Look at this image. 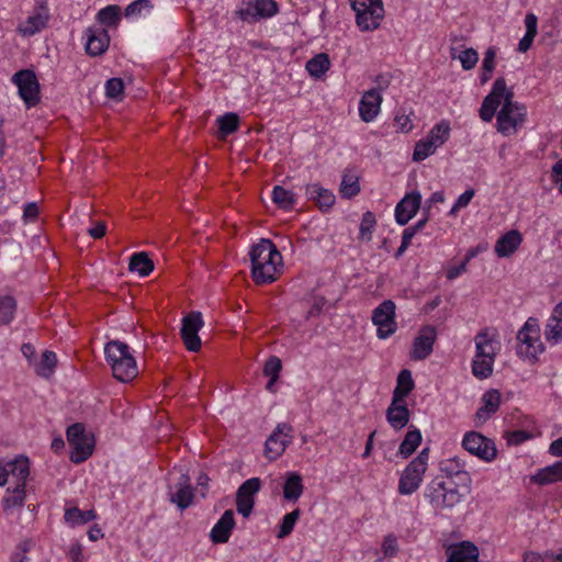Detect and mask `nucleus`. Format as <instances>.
Listing matches in <instances>:
<instances>
[{
	"mask_svg": "<svg viewBox=\"0 0 562 562\" xmlns=\"http://www.w3.org/2000/svg\"><path fill=\"white\" fill-rule=\"evenodd\" d=\"M251 274L257 284L273 282L281 272L282 255L269 239L260 241L250 250Z\"/></svg>",
	"mask_w": 562,
	"mask_h": 562,
	"instance_id": "1",
	"label": "nucleus"
},
{
	"mask_svg": "<svg viewBox=\"0 0 562 562\" xmlns=\"http://www.w3.org/2000/svg\"><path fill=\"white\" fill-rule=\"evenodd\" d=\"M106 362L113 376L123 383L133 381L138 375V367L131 348L120 340H111L104 347Z\"/></svg>",
	"mask_w": 562,
	"mask_h": 562,
	"instance_id": "2",
	"label": "nucleus"
},
{
	"mask_svg": "<svg viewBox=\"0 0 562 562\" xmlns=\"http://www.w3.org/2000/svg\"><path fill=\"white\" fill-rule=\"evenodd\" d=\"M513 99L514 92L508 91L496 117V128L504 136L515 134L525 124L527 119L526 106Z\"/></svg>",
	"mask_w": 562,
	"mask_h": 562,
	"instance_id": "3",
	"label": "nucleus"
},
{
	"mask_svg": "<svg viewBox=\"0 0 562 562\" xmlns=\"http://www.w3.org/2000/svg\"><path fill=\"white\" fill-rule=\"evenodd\" d=\"M463 496L452 481L435 479L425 490V497L435 509L452 508L462 502Z\"/></svg>",
	"mask_w": 562,
	"mask_h": 562,
	"instance_id": "4",
	"label": "nucleus"
},
{
	"mask_svg": "<svg viewBox=\"0 0 562 562\" xmlns=\"http://www.w3.org/2000/svg\"><path fill=\"white\" fill-rule=\"evenodd\" d=\"M429 453V448H424L404 469L397 488L401 495H411L419 488L427 470Z\"/></svg>",
	"mask_w": 562,
	"mask_h": 562,
	"instance_id": "5",
	"label": "nucleus"
},
{
	"mask_svg": "<svg viewBox=\"0 0 562 562\" xmlns=\"http://www.w3.org/2000/svg\"><path fill=\"white\" fill-rule=\"evenodd\" d=\"M516 338L518 341L517 353L520 357L536 360L544 350L537 318L529 317L517 333Z\"/></svg>",
	"mask_w": 562,
	"mask_h": 562,
	"instance_id": "6",
	"label": "nucleus"
},
{
	"mask_svg": "<svg viewBox=\"0 0 562 562\" xmlns=\"http://www.w3.org/2000/svg\"><path fill=\"white\" fill-rule=\"evenodd\" d=\"M67 440L72 452L70 459L74 463L86 461L93 452V438L86 432L83 424L76 423L67 428Z\"/></svg>",
	"mask_w": 562,
	"mask_h": 562,
	"instance_id": "7",
	"label": "nucleus"
},
{
	"mask_svg": "<svg viewBox=\"0 0 562 562\" xmlns=\"http://www.w3.org/2000/svg\"><path fill=\"white\" fill-rule=\"evenodd\" d=\"M395 310L392 300L383 301L373 310L372 323L376 326V336L380 339H386L396 331Z\"/></svg>",
	"mask_w": 562,
	"mask_h": 562,
	"instance_id": "8",
	"label": "nucleus"
},
{
	"mask_svg": "<svg viewBox=\"0 0 562 562\" xmlns=\"http://www.w3.org/2000/svg\"><path fill=\"white\" fill-rule=\"evenodd\" d=\"M279 11L278 3L274 0H249L243 2L236 15L243 22L254 23L261 19H269Z\"/></svg>",
	"mask_w": 562,
	"mask_h": 562,
	"instance_id": "9",
	"label": "nucleus"
},
{
	"mask_svg": "<svg viewBox=\"0 0 562 562\" xmlns=\"http://www.w3.org/2000/svg\"><path fill=\"white\" fill-rule=\"evenodd\" d=\"M462 447L479 459L491 462L497 456L495 442L477 431H468L463 436Z\"/></svg>",
	"mask_w": 562,
	"mask_h": 562,
	"instance_id": "10",
	"label": "nucleus"
},
{
	"mask_svg": "<svg viewBox=\"0 0 562 562\" xmlns=\"http://www.w3.org/2000/svg\"><path fill=\"white\" fill-rule=\"evenodd\" d=\"M293 440V427L288 423H280L268 437L265 443V454L269 460L278 459Z\"/></svg>",
	"mask_w": 562,
	"mask_h": 562,
	"instance_id": "11",
	"label": "nucleus"
},
{
	"mask_svg": "<svg viewBox=\"0 0 562 562\" xmlns=\"http://www.w3.org/2000/svg\"><path fill=\"white\" fill-rule=\"evenodd\" d=\"M12 81L19 89V94L27 108L34 106L40 101V83L36 75L31 69H23L13 75Z\"/></svg>",
	"mask_w": 562,
	"mask_h": 562,
	"instance_id": "12",
	"label": "nucleus"
},
{
	"mask_svg": "<svg viewBox=\"0 0 562 562\" xmlns=\"http://www.w3.org/2000/svg\"><path fill=\"white\" fill-rule=\"evenodd\" d=\"M203 326V319L200 312H191L182 319L180 335L186 348L191 352H198L201 348L199 330Z\"/></svg>",
	"mask_w": 562,
	"mask_h": 562,
	"instance_id": "13",
	"label": "nucleus"
},
{
	"mask_svg": "<svg viewBox=\"0 0 562 562\" xmlns=\"http://www.w3.org/2000/svg\"><path fill=\"white\" fill-rule=\"evenodd\" d=\"M509 90L506 87V81L503 77L497 78L492 91L484 98L480 108V117L484 122H491L496 113V110L505 101V97Z\"/></svg>",
	"mask_w": 562,
	"mask_h": 562,
	"instance_id": "14",
	"label": "nucleus"
},
{
	"mask_svg": "<svg viewBox=\"0 0 562 562\" xmlns=\"http://www.w3.org/2000/svg\"><path fill=\"white\" fill-rule=\"evenodd\" d=\"M261 481L259 477H251L246 480L237 490L236 493V509L245 518L249 517L254 505L255 494L259 492Z\"/></svg>",
	"mask_w": 562,
	"mask_h": 562,
	"instance_id": "15",
	"label": "nucleus"
},
{
	"mask_svg": "<svg viewBox=\"0 0 562 562\" xmlns=\"http://www.w3.org/2000/svg\"><path fill=\"white\" fill-rule=\"evenodd\" d=\"M194 488L188 474H181L178 482L169 487V501L176 504L180 510H184L193 504Z\"/></svg>",
	"mask_w": 562,
	"mask_h": 562,
	"instance_id": "16",
	"label": "nucleus"
},
{
	"mask_svg": "<svg viewBox=\"0 0 562 562\" xmlns=\"http://www.w3.org/2000/svg\"><path fill=\"white\" fill-rule=\"evenodd\" d=\"M474 342L476 356L495 360L501 348L495 329L483 328L475 335Z\"/></svg>",
	"mask_w": 562,
	"mask_h": 562,
	"instance_id": "17",
	"label": "nucleus"
},
{
	"mask_svg": "<svg viewBox=\"0 0 562 562\" xmlns=\"http://www.w3.org/2000/svg\"><path fill=\"white\" fill-rule=\"evenodd\" d=\"M356 12V23L362 32L376 30L384 18L383 5H363L359 9H352Z\"/></svg>",
	"mask_w": 562,
	"mask_h": 562,
	"instance_id": "18",
	"label": "nucleus"
},
{
	"mask_svg": "<svg viewBox=\"0 0 562 562\" xmlns=\"http://www.w3.org/2000/svg\"><path fill=\"white\" fill-rule=\"evenodd\" d=\"M436 337H437V333L434 327H431V326L424 327L419 331V335L413 341L411 359L415 360V361L426 359L432 352Z\"/></svg>",
	"mask_w": 562,
	"mask_h": 562,
	"instance_id": "19",
	"label": "nucleus"
},
{
	"mask_svg": "<svg viewBox=\"0 0 562 562\" xmlns=\"http://www.w3.org/2000/svg\"><path fill=\"white\" fill-rule=\"evenodd\" d=\"M422 195L418 191L406 193L395 207V220L400 225H406L420 207Z\"/></svg>",
	"mask_w": 562,
	"mask_h": 562,
	"instance_id": "20",
	"label": "nucleus"
},
{
	"mask_svg": "<svg viewBox=\"0 0 562 562\" xmlns=\"http://www.w3.org/2000/svg\"><path fill=\"white\" fill-rule=\"evenodd\" d=\"M382 95L376 89L366 91L359 103V115L362 121L372 122L379 114Z\"/></svg>",
	"mask_w": 562,
	"mask_h": 562,
	"instance_id": "21",
	"label": "nucleus"
},
{
	"mask_svg": "<svg viewBox=\"0 0 562 562\" xmlns=\"http://www.w3.org/2000/svg\"><path fill=\"white\" fill-rule=\"evenodd\" d=\"M48 13L44 8L35 10L24 22H21L16 29L23 37H31L46 27Z\"/></svg>",
	"mask_w": 562,
	"mask_h": 562,
	"instance_id": "22",
	"label": "nucleus"
},
{
	"mask_svg": "<svg viewBox=\"0 0 562 562\" xmlns=\"http://www.w3.org/2000/svg\"><path fill=\"white\" fill-rule=\"evenodd\" d=\"M235 527L234 512L227 509L214 525L210 532V539L213 543H226Z\"/></svg>",
	"mask_w": 562,
	"mask_h": 562,
	"instance_id": "23",
	"label": "nucleus"
},
{
	"mask_svg": "<svg viewBox=\"0 0 562 562\" xmlns=\"http://www.w3.org/2000/svg\"><path fill=\"white\" fill-rule=\"evenodd\" d=\"M501 405V393L497 390H488L482 397V406L475 413V426L483 425L491 415L495 414Z\"/></svg>",
	"mask_w": 562,
	"mask_h": 562,
	"instance_id": "24",
	"label": "nucleus"
},
{
	"mask_svg": "<svg viewBox=\"0 0 562 562\" xmlns=\"http://www.w3.org/2000/svg\"><path fill=\"white\" fill-rule=\"evenodd\" d=\"M87 44L86 52L90 56L102 55L110 43V37L104 29H88L87 30Z\"/></svg>",
	"mask_w": 562,
	"mask_h": 562,
	"instance_id": "25",
	"label": "nucleus"
},
{
	"mask_svg": "<svg viewBox=\"0 0 562 562\" xmlns=\"http://www.w3.org/2000/svg\"><path fill=\"white\" fill-rule=\"evenodd\" d=\"M447 562H477L479 550L470 541H462L447 550Z\"/></svg>",
	"mask_w": 562,
	"mask_h": 562,
	"instance_id": "26",
	"label": "nucleus"
},
{
	"mask_svg": "<svg viewBox=\"0 0 562 562\" xmlns=\"http://www.w3.org/2000/svg\"><path fill=\"white\" fill-rule=\"evenodd\" d=\"M305 192L307 198L323 212L331 209L336 200L334 193L330 190L323 188L319 183L307 184Z\"/></svg>",
	"mask_w": 562,
	"mask_h": 562,
	"instance_id": "27",
	"label": "nucleus"
},
{
	"mask_svg": "<svg viewBox=\"0 0 562 562\" xmlns=\"http://www.w3.org/2000/svg\"><path fill=\"white\" fill-rule=\"evenodd\" d=\"M411 413L405 402H394L392 400L386 409V420L390 426L400 430L404 428L409 422Z\"/></svg>",
	"mask_w": 562,
	"mask_h": 562,
	"instance_id": "28",
	"label": "nucleus"
},
{
	"mask_svg": "<svg viewBox=\"0 0 562 562\" xmlns=\"http://www.w3.org/2000/svg\"><path fill=\"white\" fill-rule=\"evenodd\" d=\"M521 241L522 237L518 231H509L496 241L495 252L499 258L509 257L519 248Z\"/></svg>",
	"mask_w": 562,
	"mask_h": 562,
	"instance_id": "29",
	"label": "nucleus"
},
{
	"mask_svg": "<svg viewBox=\"0 0 562 562\" xmlns=\"http://www.w3.org/2000/svg\"><path fill=\"white\" fill-rule=\"evenodd\" d=\"M530 481L538 485H548L562 482V461H558L551 465L539 469Z\"/></svg>",
	"mask_w": 562,
	"mask_h": 562,
	"instance_id": "30",
	"label": "nucleus"
},
{
	"mask_svg": "<svg viewBox=\"0 0 562 562\" xmlns=\"http://www.w3.org/2000/svg\"><path fill=\"white\" fill-rule=\"evenodd\" d=\"M544 336L548 341L554 344L562 340V301L553 308L546 325Z\"/></svg>",
	"mask_w": 562,
	"mask_h": 562,
	"instance_id": "31",
	"label": "nucleus"
},
{
	"mask_svg": "<svg viewBox=\"0 0 562 562\" xmlns=\"http://www.w3.org/2000/svg\"><path fill=\"white\" fill-rule=\"evenodd\" d=\"M7 471H9V476L14 479L16 486H20V484L25 486L26 480L30 475L29 459L21 456L10 462H7Z\"/></svg>",
	"mask_w": 562,
	"mask_h": 562,
	"instance_id": "32",
	"label": "nucleus"
},
{
	"mask_svg": "<svg viewBox=\"0 0 562 562\" xmlns=\"http://www.w3.org/2000/svg\"><path fill=\"white\" fill-rule=\"evenodd\" d=\"M440 469L448 477L457 476L462 482H470L469 473L465 471V462L460 457L441 461Z\"/></svg>",
	"mask_w": 562,
	"mask_h": 562,
	"instance_id": "33",
	"label": "nucleus"
},
{
	"mask_svg": "<svg viewBox=\"0 0 562 562\" xmlns=\"http://www.w3.org/2000/svg\"><path fill=\"white\" fill-rule=\"evenodd\" d=\"M303 480L297 472H288L283 485V497L286 501L296 502L303 493Z\"/></svg>",
	"mask_w": 562,
	"mask_h": 562,
	"instance_id": "34",
	"label": "nucleus"
},
{
	"mask_svg": "<svg viewBox=\"0 0 562 562\" xmlns=\"http://www.w3.org/2000/svg\"><path fill=\"white\" fill-rule=\"evenodd\" d=\"M414 386L415 383L411 371L407 369L402 370L397 375L392 400L394 402H405V397L413 391Z\"/></svg>",
	"mask_w": 562,
	"mask_h": 562,
	"instance_id": "35",
	"label": "nucleus"
},
{
	"mask_svg": "<svg viewBox=\"0 0 562 562\" xmlns=\"http://www.w3.org/2000/svg\"><path fill=\"white\" fill-rule=\"evenodd\" d=\"M25 501V486L20 484L11 490H7V495L2 501L3 512L10 514L14 508H22Z\"/></svg>",
	"mask_w": 562,
	"mask_h": 562,
	"instance_id": "36",
	"label": "nucleus"
},
{
	"mask_svg": "<svg viewBox=\"0 0 562 562\" xmlns=\"http://www.w3.org/2000/svg\"><path fill=\"white\" fill-rule=\"evenodd\" d=\"M128 269L136 271L140 277H147L154 270V262L147 252H135L130 259Z\"/></svg>",
	"mask_w": 562,
	"mask_h": 562,
	"instance_id": "37",
	"label": "nucleus"
},
{
	"mask_svg": "<svg viewBox=\"0 0 562 562\" xmlns=\"http://www.w3.org/2000/svg\"><path fill=\"white\" fill-rule=\"evenodd\" d=\"M97 515L93 509L90 510H81L78 507L67 508L65 510L64 518L67 524L70 526H79L85 525L93 519H95Z\"/></svg>",
	"mask_w": 562,
	"mask_h": 562,
	"instance_id": "38",
	"label": "nucleus"
},
{
	"mask_svg": "<svg viewBox=\"0 0 562 562\" xmlns=\"http://www.w3.org/2000/svg\"><path fill=\"white\" fill-rule=\"evenodd\" d=\"M422 442V434L417 428L409 429L398 448V454L403 458L412 456Z\"/></svg>",
	"mask_w": 562,
	"mask_h": 562,
	"instance_id": "39",
	"label": "nucleus"
},
{
	"mask_svg": "<svg viewBox=\"0 0 562 562\" xmlns=\"http://www.w3.org/2000/svg\"><path fill=\"white\" fill-rule=\"evenodd\" d=\"M330 67V60L327 54L319 53L306 63L307 72L315 78H321Z\"/></svg>",
	"mask_w": 562,
	"mask_h": 562,
	"instance_id": "40",
	"label": "nucleus"
},
{
	"mask_svg": "<svg viewBox=\"0 0 562 562\" xmlns=\"http://www.w3.org/2000/svg\"><path fill=\"white\" fill-rule=\"evenodd\" d=\"M450 136V124L448 121L442 120L437 123L426 136V138L431 142L435 148L442 146Z\"/></svg>",
	"mask_w": 562,
	"mask_h": 562,
	"instance_id": "41",
	"label": "nucleus"
},
{
	"mask_svg": "<svg viewBox=\"0 0 562 562\" xmlns=\"http://www.w3.org/2000/svg\"><path fill=\"white\" fill-rule=\"evenodd\" d=\"M339 192L341 198L351 199L360 192V184L358 176L346 172L342 176Z\"/></svg>",
	"mask_w": 562,
	"mask_h": 562,
	"instance_id": "42",
	"label": "nucleus"
},
{
	"mask_svg": "<svg viewBox=\"0 0 562 562\" xmlns=\"http://www.w3.org/2000/svg\"><path fill=\"white\" fill-rule=\"evenodd\" d=\"M495 360L474 356L472 360V373L475 378L483 380L487 379L493 373V366Z\"/></svg>",
	"mask_w": 562,
	"mask_h": 562,
	"instance_id": "43",
	"label": "nucleus"
},
{
	"mask_svg": "<svg viewBox=\"0 0 562 562\" xmlns=\"http://www.w3.org/2000/svg\"><path fill=\"white\" fill-rule=\"evenodd\" d=\"M272 201L283 210H292L295 204L294 194L281 186H276L272 191Z\"/></svg>",
	"mask_w": 562,
	"mask_h": 562,
	"instance_id": "44",
	"label": "nucleus"
},
{
	"mask_svg": "<svg viewBox=\"0 0 562 562\" xmlns=\"http://www.w3.org/2000/svg\"><path fill=\"white\" fill-rule=\"evenodd\" d=\"M16 311V301L11 295L0 297V325L10 324Z\"/></svg>",
	"mask_w": 562,
	"mask_h": 562,
	"instance_id": "45",
	"label": "nucleus"
},
{
	"mask_svg": "<svg viewBox=\"0 0 562 562\" xmlns=\"http://www.w3.org/2000/svg\"><path fill=\"white\" fill-rule=\"evenodd\" d=\"M57 364L56 353L45 350L42 355L41 362L36 364L35 371L40 376L48 378Z\"/></svg>",
	"mask_w": 562,
	"mask_h": 562,
	"instance_id": "46",
	"label": "nucleus"
},
{
	"mask_svg": "<svg viewBox=\"0 0 562 562\" xmlns=\"http://www.w3.org/2000/svg\"><path fill=\"white\" fill-rule=\"evenodd\" d=\"M101 24L106 26H115L121 20V8L115 4L101 9L98 13Z\"/></svg>",
	"mask_w": 562,
	"mask_h": 562,
	"instance_id": "47",
	"label": "nucleus"
},
{
	"mask_svg": "<svg viewBox=\"0 0 562 562\" xmlns=\"http://www.w3.org/2000/svg\"><path fill=\"white\" fill-rule=\"evenodd\" d=\"M451 58H458L461 61L462 68L464 70H470L475 67L479 60V54L473 48H468L462 50L459 55H457V49L451 48Z\"/></svg>",
	"mask_w": 562,
	"mask_h": 562,
	"instance_id": "48",
	"label": "nucleus"
},
{
	"mask_svg": "<svg viewBox=\"0 0 562 562\" xmlns=\"http://www.w3.org/2000/svg\"><path fill=\"white\" fill-rule=\"evenodd\" d=\"M218 130L223 136L229 135L238 130L239 117L235 113H226L217 119Z\"/></svg>",
	"mask_w": 562,
	"mask_h": 562,
	"instance_id": "49",
	"label": "nucleus"
},
{
	"mask_svg": "<svg viewBox=\"0 0 562 562\" xmlns=\"http://www.w3.org/2000/svg\"><path fill=\"white\" fill-rule=\"evenodd\" d=\"M375 224H376L375 215L372 212L367 211L363 214L361 223H360L359 238L361 240L370 241L372 239V233L375 227Z\"/></svg>",
	"mask_w": 562,
	"mask_h": 562,
	"instance_id": "50",
	"label": "nucleus"
},
{
	"mask_svg": "<svg viewBox=\"0 0 562 562\" xmlns=\"http://www.w3.org/2000/svg\"><path fill=\"white\" fill-rule=\"evenodd\" d=\"M437 148L426 137L418 140L413 153L414 161H423L436 151Z\"/></svg>",
	"mask_w": 562,
	"mask_h": 562,
	"instance_id": "51",
	"label": "nucleus"
},
{
	"mask_svg": "<svg viewBox=\"0 0 562 562\" xmlns=\"http://www.w3.org/2000/svg\"><path fill=\"white\" fill-rule=\"evenodd\" d=\"M299 517H300V509L299 508H296L293 512L286 514L283 517L282 522L280 525V529H279V532H278V538L283 539V538L288 537L293 531V528H294Z\"/></svg>",
	"mask_w": 562,
	"mask_h": 562,
	"instance_id": "52",
	"label": "nucleus"
},
{
	"mask_svg": "<svg viewBox=\"0 0 562 562\" xmlns=\"http://www.w3.org/2000/svg\"><path fill=\"white\" fill-rule=\"evenodd\" d=\"M281 370V360L276 356H271L263 366V375L269 378H279Z\"/></svg>",
	"mask_w": 562,
	"mask_h": 562,
	"instance_id": "53",
	"label": "nucleus"
},
{
	"mask_svg": "<svg viewBox=\"0 0 562 562\" xmlns=\"http://www.w3.org/2000/svg\"><path fill=\"white\" fill-rule=\"evenodd\" d=\"M124 83L120 78H111L105 83V94L111 99H117L123 94Z\"/></svg>",
	"mask_w": 562,
	"mask_h": 562,
	"instance_id": "54",
	"label": "nucleus"
},
{
	"mask_svg": "<svg viewBox=\"0 0 562 562\" xmlns=\"http://www.w3.org/2000/svg\"><path fill=\"white\" fill-rule=\"evenodd\" d=\"M153 9L149 0H135L125 8V15L133 16L139 14L143 10Z\"/></svg>",
	"mask_w": 562,
	"mask_h": 562,
	"instance_id": "55",
	"label": "nucleus"
},
{
	"mask_svg": "<svg viewBox=\"0 0 562 562\" xmlns=\"http://www.w3.org/2000/svg\"><path fill=\"white\" fill-rule=\"evenodd\" d=\"M474 194H475V191L473 189H469V190L464 191L458 198V200L456 201V203L451 207L449 214L450 215H456L461 209L468 206L469 203L471 202V200L473 199Z\"/></svg>",
	"mask_w": 562,
	"mask_h": 562,
	"instance_id": "56",
	"label": "nucleus"
},
{
	"mask_svg": "<svg viewBox=\"0 0 562 562\" xmlns=\"http://www.w3.org/2000/svg\"><path fill=\"white\" fill-rule=\"evenodd\" d=\"M397 540L394 536L389 535L384 538L382 543V551L385 557H394L397 552Z\"/></svg>",
	"mask_w": 562,
	"mask_h": 562,
	"instance_id": "57",
	"label": "nucleus"
},
{
	"mask_svg": "<svg viewBox=\"0 0 562 562\" xmlns=\"http://www.w3.org/2000/svg\"><path fill=\"white\" fill-rule=\"evenodd\" d=\"M496 52L493 47L487 48L482 61V70L493 71L495 68Z\"/></svg>",
	"mask_w": 562,
	"mask_h": 562,
	"instance_id": "58",
	"label": "nucleus"
},
{
	"mask_svg": "<svg viewBox=\"0 0 562 562\" xmlns=\"http://www.w3.org/2000/svg\"><path fill=\"white\" fill-rule=\"evenodd\" d=\"M394 125L401 132H409L413 128L412 120L405 114H397L394 119Z\"/></svg>",
	"mask_w": 562,
	"mask_h": 562,
	"instance_id": "59",
	"label": "nucleus"
},
{
	"mask_svg": "<svg viewBox=\"0 0 562 562\" xmlns=\"http://www.w3.org/2000/svg\"><path fill=\"white\" fill-rule=\"evenodd\" d=\"M67 555L70 562H83L82 546L79 542L72 543Z\"/></svg>",
	"mask_w": 562,
	"mask_h": 562,
	"instance_id": "60",
	"label": "nucleus"
},
{
	"mask_svg": "<svg viewBox=\"0 0 562 562\" xmlns=\"http://www.w3.org/2000/svg\"><path fill=\"white\" fill-rule=\"evenodd\" d=\"M551 179L559 186V190L562 193V158L552 166Z\"/></svg>",
	"mask_w": 562,
	"mask_h": 562,
	"instance_id": "61",
	"label": "nucleus"
},
{
	"mask_svg": "<svg viewBox=\"0 0 562 562\" xmlns=\"http://www.w3.org/2000/svg\"><path fill=\"white\" fill-rule=\"evenodd\" d=\"M529 438H530V435L527 431L515 430L508 435L507 440H508V443L517 446V445L522 443L524 441H526Z\"/></svg>",
	"mask_w": 562,
	"mask_h": 562,
	"instance_id": "62",
	"label": "nucleus"
},
{
	"mask_svg": "<svg viewBox=\"0 0 562 562\" xmlns=\"http://www.w3.org/2000/svg\"><path fill=\"white\" fill-rule=\"evenodd\" d=\"M88 233L94 239L102 238L106 233V225L102 221L97 222L93 227L88 229Z\"/></svg>",
	"mask_w": 562,
	"mask_h": 562,
	"instance_id": "63",
	"label": "nucleus"
},
{
	"mask_svg": "<svg viewBox=\"0 0 562 562\" xmlns=\"http://www.w3.org/2000/svg\"><path fill=\"white\" fill-rule=\"evenodd\" d=\"M522 562H546L544 552L526 551L522 554Z\"/></svg>",
	"mask_w": 562,
	"mask_h": 562,
	"instance_id": "64",
	"label": "nucleus"
}]
</instances>
